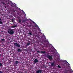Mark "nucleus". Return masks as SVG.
I'll return each instance as SVG.
<instances>
[{
    "label": "nucleus",
    "mask_w": 73,
    "mask_h": 73,
    "mask_svg": "<svg viewBox=\"0 0 73 73\" xmlns=\"http://www.w3.org/2000/svg\"><path fill=\"white\" fill-rule=\"evenodd\" d=\"M47 57H48V58L50 60H52V56H47Z\"/></svg>",
    "instance_id": "obj_2"
},
{
    "label": "nucleus",
    "mask_w": 73,
    "mask_h": 73,
    "mask_svg": "<svg viewBox=\"0 0 73 73\" xmlns=\"http://www.w3.org/2000/svg\"><path fill=\"white\" fill-rule=\"evenodd\" d=\"M39 29H40V28H38Z\"/></svg>",
    "instance_id": "obj_26"
},
{
    "label": "nucleus",
    "mask_w": 73,
    "mask_h": 73,
    "mask_svg": "<svg viewBox=\"0 0 73 73\" xmlns=\"http://www.w3.org/2000/svg\"><path fill=\"white\" fill-rule=\"evenodd\" d=\"M38 52H39V51H38Z\"/></svg>",
    "instance_id": "obj_27"
},
{
    "label": "nucleus",
    "mask_w": 73,
    "mask_h": 73,
    "mask_svg": "<svg viewBox=\"0 0 73 73\" xmlns=\"http://www.w3.org/2000/svg\"><path fill=\"white\" fill-rule=\"evenodd\" d=\"M37 62H38V60L37 59H36L34 61V62L36 63Z\"/></svg>",
    "instance_id": "obj_6"
},
{
    "label": "nucleus",
    "mask_w": 73,
    "mask_h": 73,
    "mask_svg": "<svg viewBox=\"0 0 73 73\" xmlns=\"http://www.w3.org/2000/svg\"><path fill=\"white\" fill-rule=\"evenodd\" d=\"M17 46H18V47H20V45L18 44H17Z\"/></svg>",
    "instance_id": "obj_10"
},
{
    "label": "nucleus",
    "mask_w": 73,
    "mask_h": 73,
    "mask_svg": "<svg viewBox=\"0 0 73 73\" xmlns=\"http://www.w3.org/2000/svg\"><path fill=\"white\" fill-rule=\"evenodd\" d=\"M8 33H9V34H10V35H13V33H14V32L13 30H9L8 31Z\"/></svg>",
    "instance_id": "obj_1"
},
{
    "label": "nucleus",
    "mask_w": 73,
    "mask_h": 73,
    "mask_svg": "<svg viewBox=\"0 0 73 73\" xmlns=\"http://www.w3.org/2000/svg\"><path fill=\"white\" fill-rule=\"evenodd\" d=\"M0 73H2V72L1 71H0Z\"/></svg>",
    "instance_id": "obj_19"
},
{
    "label": "nucleus",
    "mask_w": 73,
    "mask_h": 73,
    "mask_svg": "<svg viewBox=\"0 0 73 73\" xmlns=\"http://www.w3.org/2000/svg\"><path fill=\"white\" fill-rule=\"evenodd\" d=\"M3 40H4V39H2V41H3Z\"/></svg>",
    "instance_id": "obj_22"
},
{
    "label": "nucleus",
    "mask_w": 73,
    "mask_h": 73,
    "mask_svg": "<svg viewBox=\"0 0 73 73\" xmlns=\"http://www.w3.org/2000/svg\"><path fill=\"white\" fill-rule=\"evenodd\" d=\"M15 63L17 64H18V63H19V62L18 61H17L16 62H15Z\"/></svg>",
    "instance_id": "obj_11"
},
{
    "label": "nucleus",
    "mask_w": 73,
    "mask_h": 73,
    "mask_svg": "<svg viewBox=\"0 0 73 73\" xmlns=\"http://www.w3.org/2000/svg\"><path fill=\"white\" fill-rule=\"evenodd\" d=\"M58 56L60 57V55H58Z\"/></svg>",
    "instance_id": "obj_23"
},
{
    "label": "nucleus",
    "mask_w": 73,
    "mask_h": 73,
    "mask_svg": "<svg viewBox=\"0 0 73 73\" xmlns=\"http://www.w3.org/2000/svg\"><path fill=\"white\" fill-rule=\"evenodd\" d=\"M29 34L30 35H32V33H29Z\"/></svg>",
    "instance_id": "obj_15"
},
{
    "label": "nucleus",
    "mask_w": 73,
    "mask_h": 73,
    "mask_svg": "<svg viewBox=\"0 0 73 73\" xmlns=\"http://www.w3.org/2000/svg\"><path fill=\"white\" fill-rule=\"evenodd\" d=\"M64 62H65V63H67V64H68V66H70V64L69 63H68V62H67L66 60H64Z\"/></svg>",
    "instance_id": "obj_3"
},
{
    "label": "nucleus",
    "mask_w": 73,
    "mask_h": 73,
    "mask_svg": "<svg viewBox=\"0 0 73 73\" xmlns=\"http://www.w3.org/2000/svg\"><path fill=\"white\" fill-rule=\"evenodd\" d=\"M41 53H45V51H41Z\"/></svg>",
    "instance_id": "obj_7"
},
{
    "label": "nucleus",
    "mask_w": 73,
    "mask_h": 73,
    "mask_svg": "<svg viewBox=\"0 0 73 73\" xmlns=\"http://www.w3.org/2000/svg\"><path fill=\"white\" fill-rule=\"evenodd\" d=\"M18 52H21V50H20V49H19L18 50Z\"/></svg>",
    "instance_id": "obj_8"
},
{
    "label": "nucleus",
    "mask_w": 73,
    "mask_h": 73,
    "mask_svg": "<svg viewBox=\"0 0 73 73\" xmlns=\"http://www.w3.org/2000/svg\"><path fill=\"white\" fill-rule=\"evenodd\" d=\"M58 67L59 68H61V67H60V66H58Z\"/></svg>",
    "instance_id": "obj_14"
},
{
    "label": "nucleus",
    "mask_w": 73,
    "mask_h": 73,
    "mask_svg": "<svg viewBox=\"0 0 73 73\" xmlns=\"http://www.w3.org/2000/svg\"><path fill=\"white\" fill-rule=\"evenodd\" d=\"M57 54H58V53L57 52Z\"/></svg>",
    "instance_id": "obj_25"
},
{
    "label": "nucleus",
    "mask_w": 73,
    "mask_h": 73,
    "mask_svg": "<svg viewBox=\"0 0 73 73\" xmlns=\"http://www.w3.org/2000/svg\"><path fill=\"white\" fill-rule=\"evenodd\" d=\"M29 44H30V43H28L27 44V46H28Z\"/></svg>",
    "instance_id": "obj_12"
},
{
    "label": "nucleus",
    "mask_w": 73,
    "mask_h": 73,
    "mask_svg": "<svg viewBox=\"0 0 73 73\" xmlns=\"http://www.w3.org/2000/svg\"><path fill=\"white\" fill-rule=\"evenodd\" d=\"M2 66V64L0 63V66Z\"/></svg>",
    "instance_id": "obj_13"
},
{
    "label": "nucleus",
    "mask_w": 73,
    "mask_h": 73,
    "mask_svg": "<svg viewBox=\"0 0 73 73\" xmlns=\"http://www.w3.org/2000/svg\"><path fill=\"white\" fill-rule=\"evenodd\" d=\"M22 11H23V10H22Z\"/></svg>",
    "instance_id": "obj_24"
},
{
    "label": "nucleus",
    "mask_w": 73,
    "mask_h": 73,
    "mask_svg": "<svg viewBox=\"0 0 73 73\" xmlns=\"http://www.w3.org/2000/svg\"><path fill=\"white\" fill-rule=\"evenodd\" d=\"M41 70H39L36 71L37 73H41Z\"/></svg>",
    "instance_id": "obj_5"
},
{
    "label": "nucleus",
    "mask_w": 73,
    "mask_h": 73,
    "mask_svg": "<svg viewBox=\"0 0 73 73\" xmlns=\"http://www.w3.org/2000/svg\"><path fill=\"white\" fill-rule=\"evenodd\" d=\"M20 22H21V20H19V22L20 23Z\"/></svg>",
    "instance_id": "obj_18"
},
{
    "label": "nucleus",
    "mask_w": 73,
    "mask_h": 73,
    "mask_svg": "<svg viewBox=\"0 0 73 73\" xmlns=\"http://www.w3.org/2000/svg\"><path fill=\"white\" fill-rule=\"evenodd\" d=\"M11 4H12V5H11V6H12V7H15L16 6V4H13V3H11Z\"/></svg>",
    "instance_id": "obj_4"
},
{
    "label": "nucleus",
    "mask_w": 73,
    "mask_h": 73,
    "mask_svg": "<svg viewBox=\"0 0 73 73\" xmlns=\"http://www.w3.org/2000/svg\"><path fill=\"white\" fill-rule=\"evenodd\" d=\"M33 23H35V22H33Z\"/></svg>",
    "instance_id": "obj_21"
},
{
    "label": "nucleus",
    "mask_w": 73,
    "mask_h": 73,
    "mask_svg": "<svg viewBox=\"0 0 73 73\" xmlns=\"http://www.w3.org/2000/svg\"><path fill=\"white\" fill-rule=\"evenodd\" d=\"M2 23H3L2 22L0 21V24H2Z\"/></svg>",
    "instance_id": "obj_16"
},
{
    "label": "nucleus",
    "mask_w": 73,
    "mask_h": 73,
    "mask_svg": "<svg viewBox=\"0 0 73 73\" xmlns=\"http://www.w3.org/2000/svg\"><path fill=\"white\" fill-rule=\"evenodd\" d=\"M17 44H17V43H14V45H15V46H17Z\"/></svg>",
    "instance_id": "obj_9"
},
{
    "label": "nucleus",
    "mask_w": 73,
    "mask_h": 73,
    "mask_svg": "<svg viewBox=\"0 0 73 73\" xmlns=\"http://www.w3.org/2000/svg\"><path fill=\"white\" fill-rule=\"evenodd\" d=\"M53 65H54L53 63H52L51 64V65H52V66Z\"/></svg>",
    "instance_id": "obj_17"
},
{
    "label": "nucleus",
    "mask_w": 73,
    "mask_h": 73,
    "mask_svg": "<svg viewBox=\"0 0 73 73\" xmlns=\"http://www.w3.org/2000/svg\"><path fill=\"white\" fill-rule=\"evenodd\" d=\"M24 13H25V15H26L25 14V13L24 12Z\"/></svg>",
    "instance_id": "obj_20"
}]
</instances>
